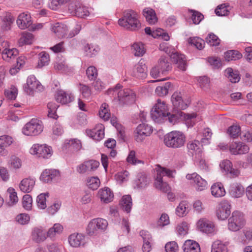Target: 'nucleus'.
<instances>
[{
	"mask_svg": "<svg viewBox=\"0 0 252 252\" xmlns=\"http://www.w3.org/2000/svg\"><path fill=\"white\" fill-rule=\"evenodd\" d=\"M107 94L114 97L117 96L118 100L122 104H131L134 102L136 99L135 93L129 89H123V86L120 83L117 84L114 88L109 89Z\"/></svg>",
	"mask_w": 252,
	"mask_h": 252,
	"instance_id": "1",
	"label": "nucleus"
},
{
	"mask_svg": "<svg viewBox=\"0 0 252 252\" xmlns=\"http://www.w3.org/2000/svg\"><path fill=\"white\" fill-rule=\"evenodd\" d=\"M158 49L164 52L170 57L172 62L177 64V67L180 70L182 71L186 70L187 63L184 55L175 52L174 48L166 42L160 43Z\"/></svg>",
	"mask_w": 252,
	"mask_h": 252,
	"instance_id": "2",
	"label": "nucleus"
},
{
	"mask_svg": "<svg viewBox=\"0 0 252 252\" xmlns=\"http://www.w3.org/2000/svg\"><path fill=\"white\" fill-rule=\"evenodd\" d=\"M118 24L120 26L130 31H136L141 27L137 13L131 9L124 12L123 16L118 21Z\"/></svg>",
	"mask_w": 252,
	"mask_h": 252,
	"instance_id": "3",
	"label": "nucleus"
},
{
	"mask_svg": "<svg viewBox=\"0 0 252 252\" xmlns=\"http://www.w3.org/2000/svg\"><path fill=\"white\" fill-rule=\"evenodd\" d=\"M186 142V136L179 131H172L163 137V143L167 147L174 149L183 147Z\"/></svg>",
	"mask_w": 252,
	"mask_h": 252,
	"instance_id": "4",
	"label": "nucleus"
},
{
	"mask_svg": "<svg viewBox=\"0 0 252 252\" xmlns=\"http://www.w3.org/2000/svg\"><path fill=\"white\" fill-rule=\"evenodd\" d=\"M108 225V221L105 219L101 218L93 219L89 221L86 227V233L89 236L96 235L104 232Z\"/></svg>",
	"mask_w": 252,
	"mask_h": 252,
	"instance_id": "5",
	"label": "nucleus"
},
{
	"mask_svg": "<svg viewBox=\"0 0 252 252\" xmlns=\"http://www.w3.org/2000/svg\"><path fill=\"white\" fill-rule=\"evenodd\" d=\"M81 30V25L76 24L74 29L67 34L66 32L68 30L66 25L57 23L52 27V32L55 34L56 36L59 38H72L77 34Z\"/></svg>",
	"mask_w": 252,
	"mask_h": 252,
	"instance_id": "6",
	"label": "nucleus"
},
{
	"mask_svg": "<svg viewBox=\"0 0 252 252\" xmlns=\"http://www.w3.org/2000/svg\"><path fill=\"white\" fill-rule=\"evenodd\" d=\"M68 11L69 13L80 18H85L90 14L88 8L78 0H71L68 4Z\"/></svg>",
	"mask_w": 252,
	"mask_h": 252,
	"instance_id": "7",
	"label": "nucleus"
},
{
	"mask_svg": "<svg viewBox=\"0 0 252 252\" xmlns=\"http://www.w3.org/2000/svg\"><path fill=\"white\" fill-rule=\"evenodd\" d=\"M245 224L244 214L238 211H234L228 219V227L232 231H237L242 228Z\"/></svg>",
	"mask_w": 252,
	"mask_h": 252,
	"instance_id": "8",
	"label": "nucleus"
},
{
	"mask_svg": "<svg viewBox=\"0 0 252 252\" xmlns=\"http://www.w3.org/2000/svg\"><path fill=\"white\" fill-rule=\"evenodd\" d=\"M41 122L36 119H32L27 123L22 128L23 133L27 136H35L43 130Z\"/></svg>",
	"mask_w": 252,
	"mask_h": 252,
	"instance_id": "9",
	"label": "nucleus"
},
{
	"mask_svg": "<svg viewBox=\"0 0 252 252\" xmlns=\"http://www.w3.org/2000/svg\"><path fill=\"white\" fill-rule=\"evenodd\" d=\"M165 177L167 178L172 177V171L158 164V188L162 192L166 193L171 190V187L167 183L165 179H164Z\"/></svg>",
	"mask_w": 252,
	"mask_h": 252,
	"instance_id": "10",
	"label": "nucleus"
},
{
	"mask_svg": "<svg viewBox=\"0 0 252 252\" xmlns=\"http://www.w3.org/2000/svg\"><path fill=\"white\" fill-rule=\"evenodd\" d=\"M163 120L168 121L170 123L174 125L177 122L179 117L175 114H171L168 112V107L165 102L158 99V122Z\"/></svg>",
	"mask_w": 252,
	"mask_h": 252,
	"instance_id": "11",
	"label": "nucleus"
},
{
	"mask_svg": "<svg viewBox=\"0 0 252 252\" xmlns=\"http://www.w3.org/2000/svg\"><path fill=\"white\" fill-rule=\"evenodd\" d=\"M152 126L146 124L139 125L134 131V137L137 142H142L145 138L150 136L153 132Z\"/></svg>",
	"mask_w": 252,
	"mask_h": 252,
	"instance_id": "12",
	"label": "nucleus"
},
{
	"mask_svg": "<svg viewBox=\"0 0 252 252\" xmlns=\"http://www.w3.org/2000/svg\"><path fill=\"white\" fill-rule=\"evenodd\" d=\"M25 92L29 95L33 94L34 91H42L43 87L36 77L31 75L27 78V83L24 86Z\"/></svg>",
	"mask_w": 252,
	"mask_h": 252,
	"instance_id": "13",
	"label": "nucleus"
},
{
	"mask_svg": "<svg viewBox=\"0 0 252 252\" xmlns=\"http://www.w3.org/2000/svg\"><path fill=\"white\" fill-rule=\"evenodd\" d=\"M56 100L62 104L69 103L74 99V96L70 91H65L62 89H58L55 94Z\"/></svg>",
	"mask_w": 252,
	"mask_h": 252,
	"instance_id": "14",
	"label": "nucleus"
},
{
	"mask_svg": "<svg viewBox=\"0 0 252 252\" xmlns=\"http://www.w3.org/2000/svg\"><path fill=\"white\" fill-rule=\"evenodd\" d=\"M231 206L227 200H223L219 204L216 211V215L219 220H225L227 219L231 213Z\"/></svg>",
	"mask_w": 252,
	"mask_h": 252,
	"instance_id": "15",
	"label": "nucleus"
},
{
	"mask_svg": "<svg viewBox=\"0 0 252 252\" xmlns=\"http://www.w3.org/2000/svg\"><path fill=\"white\" fill-rule=\"evenodd\" d=\"M132 75L139 79H144L147 76V67L146 65L145 61L141 59L138 63H136L132 71Z\"/></svg>",
	"mask_w": 252,
	"mask_h": 252,
	"instance_id": "16",
	"label": "nucleus"
},
{
	"mask_svg": "<svg viewBox=\"0 0 252 252\" xmlns=\"http://www.w3.org/2000/svg\"><path fill=\"white\" fill-rule=\"evenodd\" d=\"M186 178L194 183V186L198 190L202 191L207 188V182L196 173L188 174Z\"/></svg>",
	"mask_w": 252,
	"mask_h": 252,
	"instance_id": "17",
	"label": "nucleus"
},
{
	"mask_svg": "<svg viewBox=\"0 0 252 252\" xmlns=\"http://www.w3.org/2000/svg\"><path fill=\"white\" fill-rule=\"evenodd\" d=\"M68 242L73 248L84 247L86 243L85 236L82 233H72L68 236Z\"/></svg>",
	"mask_w": 252,
	"mask_h": 252,
	"instance_id": "18",
	"label": "nucleus"
},
{
	"mask_svg": "<svg viewBox=\"0 0 252 252\" xmlns=\"http://www.w3.org/2000/svg\"><path fill=\"white\" fill-rule=\"evenodd\" d=\"M16 23L20 29L25 30L30 28L32 24L30 13L27 12L20 13L17 17Z\"/></svg>",
	"mask_w": 252,
	"mask_h": 252,
	"instance_id": "19",
	"label": "nucleus"
},
{
	"mask_svg": "<svg viewBox=\"0 0 252 252\" xmlns=\"http://www.w3.org/2000/svg\"><path fill=\"white\" fill-rule=\"evenodd\" d=\"M60 176V172L56 169H45L41 173L40 180L44 183H49L57 180Z\"/></svg>",
	"mask_w": 252,
	"mask_h": 252,
	"instance_id": "20",
	"label": "nucleus"
},
{
	"mask_svg": "<svg viewBox=\"0 0 252 252\" xmlns=\"http://www.w3.org/2000/svg\"><path fill=\"white\" fill-rule=\"evenodd\" d=\"M197 226L201 232L206 234H212L215 231L214 223L206 219H200L197 223Z\"/></svg>",
	"mask_w": 252,
	"mask_h": 252,
	"instance_id": "21",
	"label": "nucleus"
},
{
	"mask_svg": "<svg viewBox=\"0 0 252 252\" xmlns=\"http://www.w3.org/2000/svg\"><path fill=\"white\" fill-rule=\"evenodd\" d=\"M249 146L242 142H232L229 145V151L234 155L244 154L249 152Z\"/></svg>",
	"mask_w": 252,
	"mask_h": 252,
	"instance_id": "22",
	"label": "nucleus"
},
{
	"mask_svg": "<svg viewBox=\"0 0 252 252\" xmlns=\"http://www.w3.org/2000/svg\"><path fill=\"white\" fill-rule=\"evenodd\" d=\"M35 178L29 177L23 179L19 185L20 190L24 193H29L33 189L35 184Z\"/></svg>",
	"mask_w": 252,
	"mask_h": 252,
	"instance_id": "23",
	"label": "nucleus"
},
{
	"mask_svg": "<svg viewBox=\"0 0 252 252\" xmlns=\"http://www.w3.org/2000/svg\"><path fill=\"white\" fill-rule=\"evenodd\" d=\"M87 135L96 141H99L104 136V126L102 124H98L93 129L86 130Z\"/></svg>",
	"mask_w": 252,
	"mask_h": 252,
	"instance_id": "24",
	"label": "nucleus"
},
{
	"mask_svg": "<svg viewBox=\"0 0 252 252\" xmlns=\"http://www.w3.org/2000/svg\"><path fill=\"white\" fill-rule=\"evenodd\" d=\"M1 29L3 31H9L15 20L14 16L9 12H4L1 16Z\"/></svg>",
	"mask_w": 252,
	"mask_h": 252,
	"instance_id": "25",
	"label": "nucleus"
},
{
	"mask_svg": "<svg viewBox=\"0 0 252 252\" xmlns=\"http://www.w3.org/2000/svg\"><path fill=\"white\" fill-rule=\"evenodd\" d=\"M97 195L101 201L105 203L111 202L114 197L113 192L108 187L100 189L98 191Z\"/></svg>",
	"mask_w": 252,
	"mask_h": 252,
	"instance_id": "26",
	"label": "nucleus"
},
{
	"mask_svg": "<svg viewBox=\"0 0 252 252\" xmlns=\"http://www.w3.org/2000/svg\"><path fill=\"white\" fill-rule=\"evenodd\" d=\"M82 148L81 141L77 139L66 140L63 145V150L71 151H78Z\"/></svg>",
	"mask_w": 252,
	"mask_h": 252,
	"instance_id": "27",
	"label": "nucleus"
},
{
	"mask_svg": "<svg viewBox=\"0 0 252 252\" xmlns=\"http://www.w3.org/2000/svg\"><path fill=\"white\" fill-rule=\"evenodd\" d=\"M220 168L223 169L227 174L229 173L233 177H236L240 174L239 170L232 167V163L229 160H224L220 163Z\"/></svg>",
	"mask_w": 252,
	"mask_h": 252,
	"instance_id": "28",
	"label": "nucleus"
},
{
	"mask_svg": "<svg viewBox=\"0 0 252 252\" xmlns=\"http://www.w3.org/2000/svg\"><path fill=\"white\" fill-rule=\"evenodd\" d=\"M32 237L36 243L43 242L47 238L46 231L42 227H35L32 231Z\"/></svg>",
	"mask_w": 252,
	"mask_h": 252,
	"instance_id": "29",
	"label": "nucleus"
},
{
	"mask_svg": "<svg viewBox=\"0 0 252 252\" xmlns=\"http://www.w3.org/2000/svg\"><path fill=\"white\" fill-rule=\"evenodd\" d=\"M244 188L239 183L231 184L229 189L230 194L233 197H241L244 193Z\"/></svg>",
	"mask_w": 252,
	"mask_h": 252,
	"instance_id": "30",
	"label": "nucleus"
},
{
	"mask_svg": "<svg viewBox=\"0 0 252 252\" xmlns=\"http://www.w3.org/2000/svg\"><path fill=\"white\" fill-rule=\"evenodd\" d=\"M140 235L142 237L143 245L142 250L143 252H149L151 249L152 237L150 234L147 231L141 230L140 231Z\"/></svg>",
	"mask_w": 252,
	"mask_h": 252,
	"instance_id": "31",
	"label": "nucleus"
},
{
	"mask_svg": "<svg viewBox=\"0 0 252 252\" xmlns=\"http://www.w3.org/2000/svg\"><path fill=\"white\" fill-rule=\"evenodd\" d=\"M171 101L174 106L178 109L184 110L187 107L182 99L181 93L175 92L171 96Z\"/></svg>",
	"mask_w": 252,
	"mask_h": 252,
	"instance_id": "32",
	"label": "nucleus"
},
{
	"mask_svg": "<svg viewBox=\"0 0 252 252\" xmlns=\"http://www.w3.org/2000/svg\"><path fill=\"white\" fill-rule=\"evenodd\" d=\"M83 51L86 56L92 58L98 54L100 48L96 44L86 43L84 45Z\"/></svg>",
	"mask_w": 252,
	"mask_h": 252,
	"instance_id": "33",
	"label": "nucleus"
},
{
	"mask_svg": "<svg viewBox=\"0 0 252 252\" xmlns=\"http://www.w3.org/2000/svg\"><path fill=\"white\" fill-rule=\"evenodd\" d=\"M19 53L16 48H5L1 52V57L3 60L9 62L15 59Z\"/></svg>",
	"mask_w": 252,
	"mask_h": 252,
	"instance_id": "34",
	"label": "nucleus"
},
{
	"mask_svg": "<svg viewBox=\"0 0 252 252\" xmlns=\"http://www.w3.org/2000/svg\"><path fill=\"white\" fill-rule=\"evenodd\" d=\"M120 205L123 210L127 213H130L132 206L131 196L130 195H124L120 202Z\"/></svg>",
	"mask_w": 252,
	"mask_h": 252,
	"instance_id": "35",
	"label": "nucleus"
},
{
	"mask_svg": "<svg viewBox=\"0 0 252 252\" xmlns=\"http://www.w3.org/2000/svg\"><path fill=\"white\" fill-rule=\"evenodd\" d=\"M143 15L150 24H154L157 21V17L154 10L151 8H145L143 10Z\"/></svg>",
	"mask_w": 252,
	"mask_h": 252,
	"instance_id": "36",
	"label": "nucleus"
},
{
	"mask_svg": "<svg viewBox=\"0 0 252 252\" xmlns=\"http://www.w3.org/2000/svg\"><path fill=\"white\" fill-rule=\"evenodd\" d=\"M54 67L56 70L63 73H68L71 70L64 60L57 59Z\"/></svg>",
	"mask_w": 252,
	"mask_h": 252,
	"instance_id": "37",
	"label": "nucleus"
},
{
	"mask_svg": "<svg viewBox=\"0 0 252 252\" xmlns=\"http://www.w3.org/2000/svg\"><path fill=\"white\" fill-rule=\"evenodd\" d=\"M202 147L200 142L198 140H194L189 141L187 144V148L189 151H192L195 153V158L197 156L199 157V155L202 154Z\"/></svg>",
	"mask_w": 252,
	"mask_h": 252,
	"instance_id": "38",
	"label": "nucleus"
},
{
	"mask_svg": "<svg viewBox=\"0 0 252 252\" xmlns=\"http://www.w3.org/2000/svg\"><path fill=\"white\" fill-rule=\"evenodd\" d=\"M212 194L216 197H220L225 194V191L221 183L214 184L211 188Z\"/></svg>",
	"mask_w": 252,
	"mask_h": 252,
	"instance_id": "39",
	"label": "nucleus"
},
{
	"mask_svg": "<svg viewBox=\"0 0 252 252\" xmlns=\"http://www.w3.org/2000/svg\"><path fill=\"white\" fill-rule=\"evenodd\" d=\"M171 68V64L168 62V57H161L159 62H158V73L161 71L163 74L170 70Z\"/></svg>",
	"mask_w": 252,
	"mask_h": 252,
	"instance_id": "40",
	"label": "nucleus"
},
{
	"mask_svg": "<svg viewBox=\"0 0 252 252\" xmlns=\"http://www.w3.org/2000/svg\"><path fill=\"white\" fill-rule=\"evenodd\" d=\"M33 35L29 32H23L18 41V44L20 46H23L24 45L31 44L33 41Z\"/></svg>",
	"mask_w": 252,
	"mask_h": 252,
	"instance_id": "41",
	"label": "nucleus"
},
{
	"mask_svg": "<svg viewBox=\"0 0 252 252\" xmlns=\"http://www.w3.org/2000/svg\"><path fill=\"white\" fill-rule=\"evenodd\" d=\"M63 226L60 223H55L54 226L50 228L47 232H46L47 237L53 239L56 234L62 233L63 230Z\"/></svg>",
	"mask_w": 252,
	"mask_h": 252,
	"instance_id": "42",
	"label": "nucleus"
},
{
	"mask_svg": "<svg viewBox=\"0 0 252 252\" xmlns=\"http://www.w3.org/2000/svg\"><path fill=\"white\" fill-rule=\"evenodd\" d=\"M225 74L232 83H235L240 81V77L238 71H234L231 68H228L225 70Z\"/></svg>",
	"mask_w": 252,
	"mask_h": 252,
	"instance_id": "43",
	"label": "nucleus"
},
{
	"mask_svg": "<svg viewBox=\"0 0 252 252\" xmlns=\"http://www.w3.org/2000/svg\"><path fill=\"white\" fill-rule=\"evenodd\" d=\"M242 56V54L237 50H229L224 53V58L227 61L239 60Z\"/></svg>",
	"mask_w": 252,
	"mask_h": 252,
	"instance_id": "44",
	"label": "nucleus"
},
{
	"mask_svg": "<svg viewBox=\"0 0 252 252\" xmlns=\"http://www.w3.org/2000/svg\"><path fill=\"white\" fill-rule=\"evenodd\" d=\"M211 252H228L227 246L220 241L217 240L212 245Z\"/></svg>",
	"mask_w": 252,
	"mask_h": 252,
	"instance_id": "45",
	"label": "nucleus"
},
{
	"mask_svg": "<svg viewBox=\"0 0 252 252\" xmlns=\"http://www.w3.org/2000/svg\"><path fill=\"white\" fill-rule=\"evenodd\" d=\"M39 60L37 67L41 68L47 65L50 62V57L48 53L46 52H41L38 55Z\"/></svg>",
	"mask_w": 252,
	"mask_h": 252,
	"instance_id": "46",
	"label": "nucleus"
},
{
	"mask_svg": "<svg viewBox=\"0 0 252 252\" xmlns=\"http://www.w3.org/2000/svg\"><path fill=\"white\" fill-rule=\"evenodd\" d=\"M132 50L134 55L137 57L143 56L146 52L144 45L141 42L134 43L132 46Z\"/></svg>",
	"mask_w": 252,
	"mask_h": 252,
	"instance_id": "47",
	"label": "nucleus"
},
{
	"mask_svg": "<svg viewBox=\"0 0 252 252\" xmlns=\"http://www.w3.org/2000/svg\"><path fill=\"white\" fill-rule=\"evenodd\" d=\"M100 184V181L97 177H92L87 180L86 185L87 187L92 190L97 189Z\"/></svg>",
	"mask_w": 252,
	"mask_h": 252,
	"instance_id": "48",
	"label": "nucleus"
},
{
	"mask_svg": "<svg viewBox=\"0 0 252 252\" xmlns=\"http://www.w3.org/2000/svg\"><path fill=\"white\" fill-rule=\"evenodd\" d=\"M26 58L24 56L19 57L17 59V64L15 67L11 68L9 72L11 75H15L25 64Z\"/></svg>",
	"mask_w": 252,
	"mask_h": 252,
	"instance_id": "49",
	"label": "nucleus"
},
{
	"mask_svg": "<svg viewBox=\"0 0 252 252\" xmlns=\"http://www.w3.org/2000/svg\"><path fill=\"white\" fill-rule=\"evenodd\" d=\"M189 205L186 201H182L180 203L176 209V213L179 217H183L187 215V211Z\"/></svg>",
	"mask_w": 252,
	"mask_h": 252,
	"instance_id": "50",
	"label": "nucleus"
},
{
	"mask_svg": "<svg viewBox=\"0 0 252 252\" xmlns=\"http://www.w3.org/2000/svg\"><path fill=\"white\" fill-rule=\"evenodd\" d=\"M99 117L104 121H107L110 117V113L109 112L108 105L106 103L102 104L99 111Z\"/></svg>",
	"mask_w": 252,
	"mask_h": 252,
	"instance_id": "51",
	"label": "nucleus"
},
{
	"mask_svg": "<svg viewBox=\"0 0 252 252\" xmlns=\"http://www.w3.org/2000/svg\"><path fill=\"white\" fill-rule=\"evenodd\" d=\"M188 42L189 44L195 46L198 50H201L204 47L205 41L200 38H189Z\"/></svg>",
	"mask_w": 252,
	"mask_h": 252,
	"instance_id": "52",
	"label": "nucleus"
},
{
	"mask_svg": "<svg viewBox=\"0 0 252 252\" xmlns=\"http://www.w3.org/2000/svg\"><path fill=\"white\" fill-rule=\"evenodd\" d=\"M46 196H49L48 193H40L37 196L36 198V203L39 209H44L46 207Z\"/></svg>",
	"mask_w": 252,
	"mask_h": 252,
	"instance_id": "53",
	"label": "nucleus"
},
{
	"mask_svg": "<svg viewBox=\"0 0 252 252\" xmlns=\"http://www.w3.org/2000/svg\"><path fill=\"white\" fill-rule=\"evenodd\" d=\"M129 173L128 171L125 170L118 172L115 176L116 181L121 184L123 183L127 182L128 180Z\"/></svg>",
	"mask_w": 252,
	"mask_h": 252,
	"instance_id": "54",
	"label": "nucleus"
},
{
	"mask_svg": "<svg viewBox=\"0 0 252 252\" xmlns=\"http://www.w3.org/2000/svg\"><path fill=\"white\" fill-rule=\"evenodd\" d=\"M220 40L214 33H210L205 38V42L211 46H216L220 44Z\"/></svg>",
	"mask_w": 252,
	"mask_h": 252,
	"instance_id": "55",
	"label": "nucleus"
},
{
	"mask_svg": "<svg viewBox=\"0 0 252 252\" xmlns=\"http://www.w3.org/2000/svg\"><path fill=\"white\" fill-rule=\"evenodd\" d=\"M58 105L55 102H49L48 103L47 107L48 109L49 117L57 119L58 116L56 114V110L58 107Z\"/></svg>",
	"mask_w": 252,
	"mask_h": 252,
	"instance_id": "56",
	"label": "nucleus"
},
{
	"mask_svg": "<svg viewBox=\"0 0 252 252\" xmlns=\"http://www.w3.org/2000/svg\"><path fill=\"white\" fill-rule=\"evenodd\" d=\"M199 246L198 243L191 240H188L185 241L183 246V250L184 252H188L196 248V246Z\"/></svg>",
	"mask_w": 252,
	"mask_h": 252,
	"instance_id": "57",
	"label": "nucleus"
},
{
	"mask_svg": "<svg viewBox=\"0 0 252 252\" xmlns=\"http://www.w3.org/2000/svg\"><path fill=\"white\" fill-rule=\"evenodd\" d=\"M71 0H50L49 6L50 9L56 10L63 4L70 2Z\"/></svg>",
	"mask_w": 252,
	"mask_h": 252,
	"instance_id": "58",
	"label": "nucleus"
},
{
	"mask_svg": "<svg viewBox=\"0 0 252 252\" xmlns=\"http://www.w3.org/2000/svg\"><path fill=\"white\" fill-rule=\"evenodd\" d=\"M189 11L192 13L191 19L193 24H198L203 19L204 15L198 11L189 10Z\"/></svg>",
	"mask_w": 252,
	"mask_h": 252,
	"instance_id": "59",
	"label": "nucleus"
},
{
	"mask_svg": "<svg viewBox=\"0 0 252 252\" xmlns=\"http://www.w3.org/2000/svg\"><path fill=\"white\" fill-rule=\"evenodd\" d=\"M171 85V83L167 82L164 84L161 83L158 84V96H163L166 95L168 93V90Z\"/></svg>",
	"mask_w": 252,
	"mask_h": 252,
	"instance_id": "60",
	"label": "nucleus"
},
{
	"mask_svg": "<svg viewBox=\"0 0 252 252\" xmlns=\"http://www.w3.org/2000/svg\"><path fill=\"white\" fill-rule=\"evenodd\" d=\"M7 191L9 195L8 204L10 205H13L16 203L18 201V198L15 189L12 188H9Z\"/></svg>",
	"mask_w": 252,
	"mask_h": 252,
	"instance_id": "61",
	"label": "nucleus"
},
{
	"mask_svg": "<svg viewBox=\"0 0 252 252\" xmlns=\"http://www.w3.org/2000/svg\"><path fill=\"white\" fill-rule=\"evenodd\" d=\"M42 146L44 147V148L40 149L41 150V152L40 153V158H50L52 156L53 153L51 147L46 144H43L42 145Z\"/></svg>",
	"mask_w": 252,
	"mask_h": 252,
	"instance_id": "62",
	"label": "nucleus"
},
{
	"mask_svg": "<svg viewBox=\"0 0 252 252\" xmlns=\"http://www.w3.org/2000/svg\"><path fill=\"white\" fill-rule=\"evenodd\" d=\"M227 7L228 6L225 3L219 5L215 9L216 15L219 16L228 15L229 13V11Z\"/></svg>",
	"mask_w": 252,
	"mask_h": 252,
	"instance_id": "63",
	"label": "nucleus"
},
{
	"mask_svg": "<svg viewBox=\"0 0 252 252\" xmlns=\"http://www.w3.org/2000/svg\"><path fill=\"white\" fill-rule=\"evenodd\" d=\"M240 131L239 126L233 125L228 127L227 132L231 137L236 138L239 136Z\"/></svg>",
	"mask_w": 252,
	"mask_h": 252,
	"instance_id": "64",
	"label": "nucleus"
}]
</instances>
